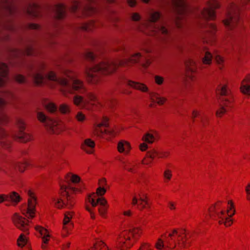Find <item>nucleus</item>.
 Wrapping results in <instances>:
<instances>
[{"label": "nucleus", "mask_w": 250, "mask_h": 250, "mask_svg": "<svg viewBox=\"0 0 250 250\" xmlns=\"http://www.w3.org/2000/svg\"><path fill=\"white\" fill-rule=\"evenodd\" d=\"M140 53L132 55L128 59L120 61L105 60L85 70L87 81L92 84H98L102 82L103 75H108L114 73L118 67L131 66L137 63L141 57Z\"/></svg>", "instance_id": "1"}, {"label": "nucleus", "mask_w": 250, "mask_h": 250, "mask_svg": "<svg viewBox=\"0 0 250 250\" xmlns=\"http://www.w3.org/2000/svg\"><path fill=\"white\" fill-rule=\"evenodd\" d=\"M80 181V177L79 176L67 174L64 181L60 184L59 196L52 199L53 205L58 209L72 208L75 204L73 194L81 192V189L75 187V185L79 183Z\"/></svg>", "instance_id": "2"}, {"label": "nucleus", "mask_w": 250, "mask_h": 250, "mask_svg": "<svg viewBox=\"0 0 250 250\" xmlns=\"http://www.w3.org/2000/svg\"><path fill=\"white\" fill-rule=\"evenodd\" d=\"M165 244L167 247L173 249L176 247L180 249L189 248L194 240L192 234L187 232L185 229H174L168 233L167 236L165 235Z\"/></svg>", "instance_id": "3"}, {"label": "nucleus", "mask_w": 250, "mask_h": 250, "mask_svg": "<svg viewBox=\"0 0 250 250\" xmlns=\"http://www.w3.org/2000/svg\"><path fill=\"white\" fill-rule=\"evenodd\" d=\"M64 74L72 80L71 83L66 78H61L59 80V84L62 86L60 90L64 95L77 93L83 94L86 92V89L83 82L75 79L77 76L75 72L70 70H66L64 71Z\"/></svg>", "instance_id": "4"}, {"label": "nucleus", "mask_w": 250, "mask_h": 250, "mask_svg": "<svg viewBox=\"0 0 250 250\" xmlns=\"http://www.w3.org/2000/svg\"><path fill=\"white\" fill-rule=\"evenodd\" d=\"M223 204L222 202L218 201L212 205L208 209V214L205 216L206 221L209 219L218 221L220 225L224 224L226 227L230 226L233 223V220L227 217Z\"/></svg>", "instance_id": "5"}, {"label": "nucleus", "mask_w": 250, "mask_h": 250, "mask_svg": "<svg viewBox=\"0 0 250 250\" xmlns=\"http://www.w3.org/2000/svg\"><path fill=\"white\" fill-rule=\"evenodd\" d=\"M95 197H97V195L94 193H92L88 196L86 202L90 204L91 206H89L86 203L85 208L90 213L91 218L95 219V215L93 211V208L99 205L98 210L99 214L103 217H105L108 208L107 201L105 198H97L96 199V201H95Z\"/></svg>", "instance_id": "6"}, {"label": "nucleus", "mask_w": 250, "mask_h": 250, "mask_svg": "<svg viewBox=\"0 0 250 250\" xmlns=\"http://www.w3.org/2000/svg\"><path fill=\"white\" fill-rule=\"evenodd\" d=\"M239 11V7L233 3H230L228 7L227 18L223 22L230 29H232L240 22Z\"/></svg>", "instance_id": "7"}, {"label": "nucleus", "mask_w": 250, "mask_h": 250, "mask_svg": "<svg viewBox=\"0 0 250 250\" xmlns=\"http://www.w3.org/2000/svg\"><path fill=\"white\" fill-rule=\"evenodd\" d=\"M216 93L219 102H222V105H226L228 107L233 106V96L227 84H221L218 85Z\"/></svg>", "instance_id": "8"}, {"label": "nucleus", "mask_w": 250, "mask_h": 250, "mask_svg": "<svg viewBox=\"0 0 250 250\" xmlns=\"http://www.w3.org/2000/svg\"><path fill=\"white\" fill-rule=\"evenodd\" d=\"M37 118L40 122L45 124L47 130L51 133L59 134L64 130V126L61 123L46 117L42 112H38Z\"/></svg>", "instance_id": "9"}, {"label": "nucleus", "mask_w": 250, "mask_h": 250, "mask_svg": "<svg viewBox=\"0 0 250 250\" xmlns=\"http://www.w3.org/2000/svg\"><path fill=\"white\" fill-rule=\"evenodd\" d=\"M175 11L177 14L175 19V24L178 28L182 26L183 16L185 13L187 5L185 0H171Z\"/></svg>", "instance_id": "10"}, {"label": "nucleus", "mask_w": 250, "mask_h": 250, "mask_svg": "<svg viewBox=\"0 0 250 250\" xmlns=\"http://www.w3.org/2000/svg\"><path fill=\"white\" fill-rule=\"evenodd\" d=\"M220 4L216 0H208L207 7L204 8L202 11V16L207 20H215L216 19L215 10L219 8Z\"/></svg>", "instance_id": "11"}, {"label": "nucleus", "mask_w": 250, "mask_h": 250, "mask_svg": "<svg viewBox=\"0 0 250 250\" xmlns=\"http://www.w3.org/2000/svg\"><path fill=\"white\" fill-rule=\"evenodd\" d=\"M131 236V234L127 230L122 231L119 234L117 239V247L121 250L129 249L133 246Z\"/></svg>", "instance_id": "12"}, {"label": "nucleus", "mask_w": 250, "mask_h": 250, "mask_svg": "<svg viewBox=\"0 0 250 250\" xmlns=\"http://www.w3.org/2000/svg\"><path fill=\"white\" fill-rule=\"evenodd\" d=\"M132 206H137V208L140 210L148 209L151 208V202L146 194L139 195V197L134 196L132 199Z\"/></svg>", "instance_id": "13"}, {"label": "nucleus", "mask_w": 250, "mask_h": 250, "mask_svg": "<svg viewBox=\"0 0 250 250\" xmlns=\"http://www.w3.org/2000/svg\"><path fill=\"white\" fill-rule=\"evenodd\" d=\"M17 125L20 131L17 134L13 136L14 139L21 143H26L31 140L32 136L24 132L26 125L24 122L21 119H18L17 120Z\"/></svg>", "instance_id": "14"}, {"label": "nucleus", "mask_w": 250, "mask_h": 250, "mask_svg": "<svg viewBox=\"0 0 250 250\" xmlns=\"http://www.w3.org/2000/svg\"><path fill=\"white\" fill-rule=\"evenodd\" d=\"M12 222L14 226L26 232L29 230V221L19 214L15 213L12 218Z\"/></svg>", "instance_id": "15"}, {"label": "nucleus", "mask_w": 250, "mask_h": 250, "mask_svg": "<svg viewBox=\"0 0 250 250\" xmlns=\"http://www.w3.org/2000/svg\"><path fill=\"white\" fill-rule=\"evenodd\" d=\"M28 195L30 198L28 199L27 208L25 212L22 213L28 218L32 219L35 217L36 199L34 194L30 191L28 192Z\"/></svg>", "instance_id": "16"}, {"label": "nucleus", "mask_w": 250, "mask_h": 250, "mask_svg": "<svg viewBox=\"0 0 250 250\" xmlns=\"http://www.w3.org/2000/svg\"><path fill=\"white\" fill-rule=\"evenodd\" d=\"M118 130L116 127L106 129L98 124L93 131V135L100 137H103L104 134H108L112 137H115L118 134Z\"/></svg>", "instance_id": "17"}, {"label": "nucleus", "mask_w": 250, "mask_h": 250, "mask_svg": "<svg viewBox=\"0 0 250 250\" xmlns=\"http://www.w3.org/2000/svg\"><path fill=\"white\" fill-rule=\"evenodd\" d=\"M73 214L72 211H67L64 214L62 230V235L64 237L66 236L73 228V225L70 221Z\"/></svg>", "instance_id": "18"}, {"label": "nucleus", "mask_w": 250, "mask_h": 250, "mask_svg": "<svg viewBox=\"0 0 250 250\" xmlns=\"http://www.w3.org/2000/svg\"><path fill=\"white\" fill-rule=\"evenodd\" d=\"M205 28L207 29V32L203 39V42L212 44L215 41L216 26L213 23H210L206 24Z\"/></svg>", "instance_id": "19"}, {"label": "nucleus", "mask_w": 250, "mask_h": 250, "mask_svg": "<svg viewBox=\"0 0 250 250\" xmlns=\"http://www.w3.org/2000/svg\"><path fill=\"white\" fill-rule=\"evenodd\" d=\"M44 67V64L43 63L41 64L38 71L33 73L31 75L33 83L36 86H41L44 83L45 78L42 73Z\"/></svg>", "instance_id": "20"}, {"label": "nucleus", "mask_w": 250, "mask_h": 250, "mask_svg": "<svg viewBox=\"0 0 250 250\" xmlns=\"http://www.w3.org/2000/svg\"><path fill=\"white\" fill-rule=\"evenodd\" d=\"M148 155L152 158L167 159L170 155V152L168 150H162L157 148L150 149V152Z\"/></svg>", "instance_id": "21"}, {"label": "nucleus", "mask_w": 250, "mask_h": 250, "mask_svg": "<svg viewBox=\"0 0 250 250\" xmlns=\"http://www.w3.org/2000/svg\"><path fill=\"white\" fill-rule=\"evenodd\" d=\"M7 202H9L8 204H6V206H9L12 205L16 206L22 200V198L20 194L16 191H12L7 194Z\"/></svg>", "instance_id": "22"}, {"label": "nucleus", "mask_w": 250, "mask_h": 250, "mask_svg": "<svg viewBox=\"0 0 250 250\" xmlns=\"http://www.w3.org/2000/svg\"><path fill=\"white\" fill-rule=\"evenodd\" d=\"M66 6L62 3L57 4L54 6V17L58 20H62L66 17Z\"/></svg>", "instance_id": "23"}, {"label": "nucleus", "mask_w": 250, "mask_h": 250, "mask_svg": "<svg viewBox=\"0 0 250 250\" xmlns=\"http://www.w3.org/2000/svg\"><path fill=\"white\" fill-rule=\"evenodd\" d=\"M161 34L162 36V40L166 42L168 38L170 36V32L164 26L155 27L150 35H156V34Z\"/></svg>", "instance_id": "24"}, {"label": "nucleus", "mask_w": 250, "mask_h": 250, "mask_svg": "<svg viewBox=\"0 0 250 250\" xmlns=\"http://www.w3.org/2000/svg\"><path fill=\"white\" fill-rule=\"evenodd\" d=\"M43 8L37 3L30 4L27 7V13L35 17H38L42 16V12Z\"/></svg>", "instance_id": "25"}, {"label": "nucleus", "mask_w": 250, "mask_h": 250, "mask_svg": "<svg viewBox=\"0 0 250 250\" xmlns=\"http://www.w3.org/2000/svg\"><path fill=\"white\" fill-rule=\"evenodd\" d=\"M95 143L91 139H86L81 145V148L88 154H92L94 151Z\"/></svg>", "instance_id": "26"}, {"label": "nucleus", "mask_w": 250, "mask_h": 250, "mask_svg": "<svg viewBox=\"0 0 250 250\" xmlns=\"http://www.w3.org/2000/svg\"><path fill=\"white\" fill-rule=\"evenodd\" d=\"M35 229L40 232L42 236H43L42 238L43 244L42 245V248L45 250L47 247L46 244L49 240L50 235L47 230L41 226H37L35 227Z\"/></svg>", "instance_id": "27"}, {"label": "nucleus", "mask_w": 250, "mask_h": 250, "mask_svg": "<svg viewBox=\"0 0 250 250\" xmlns=\"http://www.w3.org/2000/svg\"><path fill=\"white\" fill-rule=\"evenodd\" d=\"M127 84L128 86L134 89L139 90L143 92H146L148 91V87L144 83L131 81L128 80Z\"/></svg>", "instance_id": "28"}, {"label": "nucleus", "mask_w": 250, "mask_h": 250, "mask_svg": "<svg viewBox=\"0 0 250 250\" xmlns=\"http://www.w3.org/2000/svg\"><path fill=\"white\" fill-rule=\"evenodd\" d=\"M240 89L243 93L250 95V75H247L242 81Z\"/></svg>", "instance_id": "29"}, {"label": "nucleus", "mask_w": 250, "mask_h": 250, "mask_svg": "<svg viewBox=\"0 0 250 250\" xmlns=\"http://www.w3.org/2000/svg\"><path fill=\"white\" fill-rule=\"evenodd\" d=\"M117 149L120 153L125 152L128 153L131 149L130 143L125 140L120 141L117 146Z\"/></svg>", "instance_id": "30"}, {"label": "nucleus", "mask_w": 250, "mask_h": 250, "mask_svg": "<svg viewBox=\"0 0 250 250\" xmlns=\"http://www.w3.org/2000/svg\"><path fill=\"white\" fill-rule=\"evenodd\" d=\"M6 132L3 129L0 127V144L3 147L8 148L10 146L11 142L6 139Z\"/></svg>", "instance_id": "31"}, {"label": "nucleus", "mask_w": 250, "mask_h": 250, "mask_svg": "<svg viewBox=\"0 0 250 250\" xmlns=\"http://www.w3.org/2000/svg\"><path fill=\"white\" fill-rule=\"evenodd\" d=\"M139 164L135 162H127L124 164L123 168L131 173H136L139 168Z\"/></svg>", "instance_id": "32"}, {"label": "nucleus", "mask_w": 250, "mask_h": 250, "mask_svg": "<svg viewBox=\"0 0 250 250\" xmlns=\"http://www.w3.org/2000/svg\"><path fill=\"white\" fill-rule=\"evenodd\" d=\"M97 27L95 22L91 20L88 22L82 23L78 28L79 29L84 31H90Z\"/></svg>", "instance_id": "33"}, {"label": "nucleus", "mask_w": 250, "mask_h": 250, "mask_svg": "<svg viewBox=\"0 0 250 250\" xmlns=\"http://www.w3.org/2000/svg\"><path fill=\"white\" fill-rule=\"evenodd\" d=\"M158 134L156 132H148L142 137V140L148 144L153 143L157 139Z\"/></svg>", "instance_id": "34"}, {"label": "nucleus", "mask_w": 250, "mask_h": 250, "mask_svg": "<svg viewBox=\"0 0 250 250\" xmlns=\"http://www.w3.org/2000/svg\"><path fill=\"white\" fill-rule=\"evenodd\" d=\"M219 108L216 112V115L218 118H221L233 107H228L226 105H222V102H219Z\"/></svg>", "instance_id": "35"}, {"label": "nucleus", "mask_w": 250, "mask_h": 250, "mask_svg": "<svg viewBox=\"0 0 250 250\" xmlns=\"http://www.w3.org/2000/svg\"><path fill=\"white\" fill-rule=\"evenodd\" d=\"M150 97L153 102L156 103L159 105L163 104L166 101L165 98L161 97L158 94L154 92L150 93Z\"/></svg>", "instance_id": "36"}, {"label": "nucleus", "mask_w": 250, "mask_h": 250, "mask_svg": "<svg viewBox=\"0 0 250 250\" xmlns=\"http://www.w3.org/2000/svg\"><path fill=\"white\" fill-rule=\"evenodd\" d=\"M187 69V76H189V73L195 72L196 70L195 62L192 60H188L185 62Z\"/></svg>", "instance_id": "37"}, {"label": "nucleus", "mask_w": 250, "mask_h": 250, "mask_svg": "<svg viewBox=\"0 0 250 250\" xmlns=\"http://www.w3.org/2000/svg\"><path fill=\"white\" fill-rule=\"evenodd\" d=\"M73 103L77 106L83 107L86 103V102L84 100L83 97L76 95L73 98Z\"/></svg>", "instance_id": "38"}, {"label": "nucleus", "mask_w": 250, "mask_h": 250, "mask_svg": "<svg viewBox=\"0 0 250 250\" xmlns=\"http://www.w3.org/2000/svg\"><path fill=\"white\" fill-rule=\"evenodd\" d=\"M89 250H108V248L104 242L100 241L96 242Z\"/></svg>", "instance_id": "39"}, {"label": "nucleus", "mask_w": 250, "mask_h": 250, "mask_svg": "<svg viewBox=\"0 0 250 250\" xmlns=\"http://www.w3.org/2000/svg\"><path fill=\"white\" fill-rule=\"evenodd\" d=\"M228 208L227 209V213L226 214L227 217H229L231 219L232 216H233L235 213V209L234 208V205L231 200L228 201Z\"/></svg>", "instance_id": "40"}, {"label": "nucleus", "mask_w": 250, "mask_h": 250, "mask_svg": "<svg viewBox=\"0 0 250 250\" xmlns=\"http://www.w3.org/2000/svg\"><path fill=\"white\" fill-rule=\"evenodd\" d=\"M5 8L11 15L15 13L17 10L16 6L14 3L13 0H10L8 3L6 2Z\"/></svg>", "instance_id": "41"}, {"label": "nucleus", "mask_w": 250, "mask_h": 250, "mask_svg": "<svg viewBox=\"0 0 250 250\" xmlns=\"http://www.w3.org/2000/svg\"><path fill=\"white\" fill-rule=\"evenodd\" d=\"M17 245L21 248L24 247L26 245H27V239H26L25 236L23 233H21L17 241Z\"/></svg>", "instance_id": "42"}, {"label": "nucleus", "mask_w": 250, "mask_h": 250, "mask_svg": "<svg viewBox=\"0 0 250 250\" xmlns=\"http://www.w3.org/2000/svg\"><path fill=\"white\" fill-rule=\"evenodd\" d=\"M8 74L7 65L4 63H0V75L2 77H7Z\"/></svg>", "instance_id": "43"}, {"label": "nucleus", "mask_w": 250, "mask_h": 250, "mask_svg": "<svg viewBox=\"0 0 250 250\" xmlns=\"http://www.w3.org/2000/svg\"><path fill=\"white\" fill-rule=\"evenodd\" d=\"M212 56L208 51L205 53V56L203 58L202 62L203 64L210 65L211 63Z\"/></svg>", "instance_id": "44"}, {"label": "nucleus", "mask_w": 250, "mask_h": 250, "mask_svg": "<svg viewBox=\"0 0 250 250\" xmlns=\"http://www.w3.org/2000/svg\"><path fill=\"white\" fill-rule=\"evenodd\" d=\"M131 234V238H134L137 239L142 233V230L139 228H134L131 230H127Z\"/></svg>", "instance_id": "45"}, {"label": "nucleus", "mask_w": 250, "mask_h": 250, "mask_svg": "<svg viewBox=\"0 0 250 250\" xmlns=\"http://www.w3.org/2000/svg\"><path fill=\"white\" fill-rule=\"evenodd\" d=\"M165 235H166L167 236L168 234L165 233L164 235H162V239L160 238L158 240V242L156 244V247L158 250H161L164 246V245H166V246L167 247V245L165 244V239L166 237L164 236Z\"/></svg>", "instance_id": "46"}, {"label": "nucleus", "mask_w": 250, "mask_h": 250, "mask_svg": "<svg viewBox=\"0 0 250 250\" xmlns=\"http://www.w3.org/2000/svg\"><path fill=\"white\" fill-rule=\"evenodd\" d=\"M172 171L169 169H166L164 172V182L168 183L172 178Z\"/></svg>", "instance_id": "47"}, {"label": "nucleus", "mask_w": 250, "mask_h": 250, "mask_svg": "<svg viewBox=\"0 0 250 250\" xmlns=\"http://www.w3.org/2000/svg\"><path fill=\"white\" fill-rule=\"evenodd\" d=\"M161 14L159 12H154L151 13L149 17V21L151 22H156L161 17Z\"/></svg>", "instance_id": "48"}, {"label": "nucleus", "mask_w": 250, "mask_h": 250, "mask_svg": "<svg viewBox=\"0 0 250 250\" xmlns=\"http://www.w3.org/2000/svg\"><path fill=\"white\" fill-rule=\"evenodd\" d=\"M23 54L27 56L37 55V53L34 50L32 46H29L27 47L25 50L23 51Z\"/></svg>", "instance_id": "49"}, {"label": "nucleus", "mask_w": 250, "mask_h": 250, "mask_svg": "<svg viewBox=\"0 0 250 250\" xmlns=\"http://www.w3.org/2000/svg\"><path fill=\"white\" fill-rule=\"evenodd\" d=\"M149 152H150V150L147 152L145 157L142 160V164L148 165L151 164L152 163V161L155 159V158H152L151 157H150L148 155V154Z\"/></svg>", "instance_id": "50"}, {"label": "nucleus", "mask_w": 250, "mask_h": 250, "mask_svg": "<svg viewBox=\"0 0 250 250\" xmlns=\"http://www.w3.org/2000/svg\"><path fill=\"white\" fill-rule=\"evenodd\" d=\"M106 192V189L104 187H99L96 190V192L94 193L97 195V197H95V201L97 198H103V197H99V196H103Z\"/></svg>", "instance_id": "51"}, {"label": "nucleus", "mask_w": 250, "mask_h": 250, "mask_svg": "<svg viewBox=\"0 0 250 250\" xmlns=\"http://www.w3.org/2000/svg\"><path fill=\"white\" fill-rule=\"evenodd\" d=\"M47 78L48 80L53 81L57 82L59 83V80L62 78H57L56 74L53 71H50L47 75Z\"/></svg>", "instance_id": "52"}, {"label": "nucleus", "mask_w": 250, "mask_h": 250, "mask_svg": "<svg viewBox=\"0 0 250 250\" xmlns=\"http://www.w3.org/2000/svg\"><path fill=\"white\" fill-rule=\"evenodd\" d=\"M46 109L50 113H54L57 110V106L55 104L49 103L46 105Z\"/></svg>", "instance_id": "53"}, {"label": "nucleus", "mask_w": 250, "mask_h": 250, "mask_svg": "<svg viewBox=\"0 0 250 250\" xmlns=\"http://www.w3.org/2000/svg\"><path fill=\"white\" fill-rule=\"evenodd\" d=\"M8 122V118L2 111H0V124L3 125Z\"/></svg>", "instance_id": "54"}, {"label": "nucleus", "mask_w": 250, "mask_h": 250, "mask_svg": "<svg viewBox=\"0 0 250 250\" xmlns=\"http://www.w3.org/2000/svg\"><path fill=\"white\" fill-rule=\"evenodd\" d=\"M60 111L63 114H66L70 112L69 106L66 104H62L60 105Z\"/></svg>", "instance_id": "55"}, {"label": "nucleus", "mask_w": 250, "mask_h": 250, "mask_svg": "<svg viewBox=\"0 0 250 250\" xmlns=\"http://www.w3.org/2000/svg\"><path fill=\"white\" fill-rule=\"evenodd\" d=\"M80 3L78 0H74L72 2V5L70 8V10L71 12H75L79 7L80 6Z\"/></svg>", "instance_id": "56"}, {"label": "nucleus", "mask_w": 250, "mask_h": 250, "mask_svg": "<svg viewBox=\"0 0 250 250\" xmlns=\"http://www.w3.org/2000/svg\"><path fill=\"white\" fill-rule=\"evenodd\" d=\"M28 166V163L26 162H24L22 163H19L17 164V167L19 170L20 172H22L25 170V168L27 167Z\"/></svg>", "instance_id": "57"}, {"label": "nucleus", "mask_w": 250, "mask_h": 250, "mask_svg": "<svg viewBox=\"0 0 250 250\" xmlns=\"http://www.w3.org/2000/svg\"><path fill=\"white\" fill-rule=\"evenodd\" d=\"M15 81L19 83H23L26 82L25 77L21 74H18L15 76Z\"/></svg>", "instance_id": "58"}, {"label": "nucleus", "mask_w": 250, "mask_h": 250, "mask_svg": "<svg viewBox=\"0 0 250 250\" xmlns=\"http://www.w3.org/2000/svg\"><path fill=\"white\" fill-rule=\"evenodd\" d=\"M138 250H153V247L149 243H143Z\"/></svg>", "instance_id": "59"}, {"label": "nucleus", "mask_w": 250, "mask_h": 250, "mask_svg": "<svg viewBox=\"0 0 250 250\" xmlns=\"http://www.w3.org/2000/svg\"><path fill=\"white\" fill-rule=\"evenodd\" d=\"M84 57L88 61H93L95 58V55L92 52H87L85 54Z\"/></svg>", "instance_id": "60"}, {"label": "nucleus", "mask_w": 250, "mask_h": 250, "mask_svg": "<svg viewBox=\"0 0 250 250\" xmlns=\"http://www.w3.org/2000/svg\"><path fill=\"white\" fill-rule=\"evenodd\" d=\"M245 192L246 194V200L250 201V183H248L245 187Z\"/></svg>", "instance_id": "61"}, {"label": "nucleus", "mask_w": 250, "mask_h": 250, "mask_svg": "<svg viewBox=\"0 0 250 250\" xmlns=\"http://www.w3.org/2000/svg\"><path fill=\"white\" fill-rule=\"evenodd\" d=\"M76 118L78 122H83L85 119V115L81 112H79L76 115Z\"/></svg>", "instance_id": "62"}, {"label": "nucleus", "mask_w": 250, "mask_h": 250, "mask_svg": "<svg viewBox=\"0 0 250 250\" xmlns=\"http://www.w3.org/2000/svg\"><path fill=\"white\" fill-rule=\"evenodd\" d=\"M87 97L90 101H91V102H96L97 101V97L93 93L89 92V93H87Z\"/></svg>", "instance_id": "63"}, {"label": "nucleus", "mask_w": 250, "mask_h": 250, "mask_svg": "<svg viewBox=\"0 0 250 250\" xmlns=\"http://www.w3.org/2000/svg\"><path fill=\"white\" fill-rule=\"evenodd\" d=\"M153 61V58L152 57H149L148 58L146 59V62L142 64L143 67L144 68H147L149 66Z\"/></svg>", "instance_id": "64"}]
</instances>
